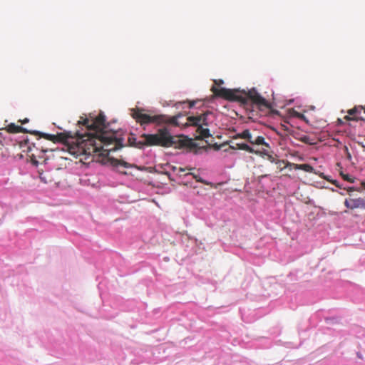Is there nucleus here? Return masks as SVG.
Segmentation results:
<instances>
[{"label": "nucleus", "mask_w": 365, "mask_h": 365, "mask_svg": "<svg viewBox=\"0 0 365 365\" xmlns=\"http://www.w3.org/2000/svg\"><path fill=\"white\" fill-rule=\"evenodd\" d=\"M77 125L85 127L86 131H64L55 135V143L66 145L73 155H84V160H88L93 154L108 156L110 152L124 146L123 138H118L116 133L107 131L106 118L102 113L92 119L81 116Z\"/></svg>", "instance_id": "f257e3e1"}, {"label": "nucleus", "mask_w": 365, "mask_h": 365, "mask_svg": "<svg viewBox=\"0 0 365 365\" xmlns=\"http://www.w3.org/2000/svg\"><path fill=\"white\" fill-rule=\"evenodd\" d=\"M140 138L141 140L138 143L140 147L186 148L190 151L197 153V145L192 139L184 135L173 136L166 128L158 130L155 134H142Z\"/></svg>", "instance_id": "f03ea898"}, {"label": "nucleus", "mask_w": 365, "mask_h": 365, "mask_svg": "<svg viewBox=\"0 0 365 365\" xmlns=\"http://www.w3.org/2000/svg\"><path fill=\"white\" fill-rule=\"evenodd\" d=\"M212 92L217 97L223 98L230 101H237L242 104H247L248 101H251L259 108H265L272 109V104L266 101L255 88L248 92L240 91L239 90H232L225 88H217L212 86Z\"/></svg>", "instance_id": "7ed1b4c3"}, {"label": "nucleus", "mask_w": 365, "mask_h": 365, "mask_svg": "<svg viewBox=\"0 0 365 365\" xmlns=\"http://www.w3.org/2000/svg\"><path fill=\"white\" fill-rule=\"evenodd\" d=\"M131 115L135 120V121L140 123L141 125L150 123H155L158 125H161L163 124L179 125L178 119L180 116V115H178L175 116L170 117L163 114L151 115L145 113L144 110L142 108L133 109Z\"/></svg>", "instance_id": "20e7f679"}, {"label": "nucleus", "mask_w": 365, "mask_h": 365, "mask_svg": "<svg viewBox=\"0 0 365 365\" xmlns=\"http://www.w3.org/2000/svg\"><path fill=\"white\" fill-rule=\"evenodd\" d=\"M210 113H205L196 116H189L187 118V125H193L197 127L196 132L199 135L197 139H205L211 136L210 130L207 128H203V125L207 126V116Z\"/></svg>", "instance_id": "39448f33"}, {"label": "nucleus", "mask_w": 365, "mask_h": 365, "mask_svg": "<svg viewBox=\"0 0 365 365\" xmlns=\"http://www.w3.org/2000/svg\"><path fill=\"white\" fill-rule=\"evenodd\" d=\"M237 138L245 139L252 145H262L266 148H270L269 143L265 142L264 137L257 136V138H253L250 130L248 129L244 130L242 133H237L233 137L234 140Z\"/></svg>", "instance_id": "423d86ee"}, {"label": "nucleus", "mask_w": 365, "mask_h": 365, "mask_svg": "<svg viewBox=\"0 0 365 365\" xmlns=\"http://www.w3.org/2000/svg\"><path fill=\"white\" fill-rule=\"evenodd\" d=\"M40 139H37V145L35 143L30 144L29 141L27 140L25 141L24 145H23V147L26 146V150H24V151L27 153L34 164L38 163L37 158L40 157L38 153L40 151L43 153L46 152V149H43L42 146H40Z\"/></svg>", "instance_id": "0eeeda50"}, {"label": "nucleus", "mask_w": 365, "mask_h": 365, "mask_svg": "<svg viewBox=\"0 0 365 365\" xmlns=\"http://www.w3.org/2000/svg\"><path fill=\"white\" fill-rule=\"evenodd\" d=\"M365 113V108L363 106H355L347 111L348 115L344 117L346 120H364L363 117L359 116L361 111Z\"/></svg>", "instance_id": "6e6552de"}, {"label": "nucleus", "mask_w": 365, "mask_h": 365, "mask_svg": "<svg viewBox=\"0 0 365 365\" xmlns=\"http://www.w3.org/2000/svg\"><path fill=\"white\" fill-rule=\"evenodd\" d=\"M344 205L351 210L356 208L365 209V200L361 197L346 199Z\"/></svg>", "instance_id": "1a4fd4ad"}, {"label": "nucleus", "mask_w": 365, "mask_h": 365, "mask_svg": "<svg viewBox=\"0 0 365 365\" xmlns=\"http://www.w3.org/2000/svg\"><path fill=\"white\" fill-rule=\"evenodd\" d=\"M285 167H290V169L302 170L307 173H313L314 168L309 164H295L287 162Z\"/></svg>", "instance_id": "9d476101"}, {"label": "nucleus", "mask_w": 365, "mask_h": 365, "mask_svg": "<svg viewBox=\"0 0 365 365\" xmlns=\"http://www.w3.org/2000/svg\"><path fill=\"white\" fill-rule=\"evenodd\" d=\"M257 152H259V153L262 152V153H258L257 155L262 156V157L266 156L267 159L269 161H270L271 163H275V164H284L285 163L284 160L277 159L273 155H270L269 153L268 150L266 149V148H262L261 150H257Z\"/></svg>", "instance_id": "9b49d317"}, {"label": "nucleus", "mask_w": 365, "mask_h": 365, "mask_svg": "<svg viewBox=\"0 0 365 365\" xmlns=\"http://www.w3.org/2000/svg\"><path fill=\"white\" fill-rule=\"evenodd\" d=\"M232 148H234V149H240V150H245L250 153H252V154H258L259 153V152H257V150H255L253 148H252L251 146H250L249 145L246 144V143H235L234 145H231L230 146ZM262 152H260L261 153Z\"/></svg>", "instance_id": "f8f14e48"}, {"label": "nucleus", "mask_w": 365, "mask_h": 365, "mask_svg": "<svg viewBox=\"0 0 365 365\" xmlns=\"http://www.w3.org/2000/svg\"><path fill=\"white\" fill-rule=\"evenodd\" d=\"M109 161L111 165L114 167L123 166L125 168L132 167V165L122 160L115 159L113 158H109Z\"/></svg>", "instance_id": "ddd939ff"}, {"label": "nucleus", "mask_w": 365, "mask_h": 365, "mask_svg": "<svg viewBox=\"0 0 365 365\" xmlns=\"http://www.w3.org/2000/svg\"><path fill=\"white\" fill-rule=\"evenodd\" d=\"M7 130L9 133H20V132H24V133L26 132V129L23 128L21 126L16 125L14 123H11V124H9L8 125Z\"/></svg>", "instance_id": "4468645a"}, {"label": "nucleus", "mask_w": 365, "mask_h": 365, "mask_svg": "<svg viewBox=\"0 0 365 365\" xmlns=\"http://www.w3.org/2000/svg\"><path fill=\"white\" fill-rule=\"evenodd\" d=\"M128 141L129 143V145H131V146H135L138 148H143V147H140L138 143L140 140H137V139L135 138V137L133 135H131L130 136H129L128 139Z\"/></svg>", "instance_id": "2eb2a0df"}, {"label": "nucleus", "mask_w": 365, "mask_h": 365, "mask_svg": "<svg viewBox=\"0 0 365 365\" xmlns=\"http://www.w3.org/2000/svg\"><path fill=\"white\" fill-rule=\"evenodd\" d=\"M34 133L35 135H39L41 137H43L46 140H51V141L55 143V135L43 133H41L38 131H35V132H34Z\"/></svg>", "instance_id": "dca6fc26"}, {"label": "nucleus", "mask_w": 365, "mask_h": 365, "mask_svg": "<svg viewBox=\"0 0 365 365\" xmlns=\"http://www.w3.org/2000/svg\"><path fill=\"white\" fill-rule=\"evenodd\" d=\"M48 175L47 173H39V178L41 180V182H43V183H48L50 182H51V178H48Z\"/></svg>", "instance_id": "f3484780"}, {"label": "nucleus", "mask_w": 365, "mask_h": 365, "mask_svg": "<svg viewBox=\"0 0 365 365\" xmlns=\"http://www.w3.org/2000/svg\"><path fill=\"white\" fill-rule=\"evenodd\" d=\"M187 175H192L193 178H195L197 182H202L205 185H208L209 183L207 182H206L205 180H204L203 179H202L199 175H195V174H192V173H188Z\"/></svg>", "instance_id": "a211bd4d"}, {"label": "nucleus", "mask_w": 365, "mask_h": 365, "mask_svg": "<svg viewBox=\"0 0 365 365\" xmlns=\"http://www.w3.org/2000/svg\"><path fill=\"white\" fill-rule=\"evenodd\" d=\"M300 140L303 143H307V144H313V143L310 142V138L308 135H304L300 138Z\"/></svg>", "instance_id": "6ab92c4d"}, {"label": "nucleus", "mask_w": 365, "mask_h": 365, "mask_svg": "<svg viewBox=\"0 0 365 365\" xmlns=\"http://www.w3.org/2000/svg\"><path fill=\"white\" fill-rule=\"evenodd\" d=\"M193 168H178L176 167L173 168L174 170H178L179 173H182V172H185V170H191Z\"/></svg>", "instance_id": "aec40b11"}, {"label": "nucleus", "mask_w": 365, "mask_h": 365, "mask_svg": "<svg viewBox=\"0 0 365 365\" xmlns=\"http://www.w3.org/2000/svg\"><path fill=\"white\" fill-rule=\"evenodd\" d=\"M286 164L287 163H285L284 164H276L277 165V168L279 169H280V170H282L284 168H285L286 167Z\"/></svg>", "instance_id": "412c9836"}, {"label": "nucleus", "mask_w": 365, "mask_h": 365, "mask_svg": "<svg viewBox=\"0 0 365 365\" xmlns=\"http://www.w3.org/2000/svg\"><path fill=\"white\" fill-rule=\"evenodd\" d=\"M344 179L347 180V181H349V182H354V180L352 179H351L349 177V175H347L344 176Z\"/></svg>", "instance_id": "4be33fe9"}, {"label": "nucleus", "mask_w": 365, "mask_h": 365, "mask_svg": "<svg viewBox=\"0 0 365 365\" xmlns=\"http://www.w3.org/2000/svg\"><path fill=\"white\" fill-rule=\"evenodd\" d=\"M354 190H358L356 188H355L354 187H349L347 188V191L349 192H351L352 191H354Z\"/></svg>", "instance_id": "5701e85b"}, {"label": "nucleus", "mask_w": 365, "mask_h": 365, "mask_svg": "<svg viewBox=\"0 0 365 365\" xmlns=\"http://www.w3.org/2000/svg\"><path fill=\"white\" fill-rule=\"evenodd\" d=\"M214 82H215V84H219V85L223 83V81L222 80H215Z\"/></svg>", "instance_id": "b1692460"}, {"label": "nucleus", "mask_w": 365, "mask_h": 365, "mask_svg": "<svg viewBox=\"0 0 365 365\" xmlns=\"http://www.w3.org/2000/svg\"><path fill=\"white\" fill-rule=\"evenodd\" d=\"M27 122H29V119L25 118L24 120L21 121V123H26Z\"/></svg>", "instance_id": "393cba45"}, {"label": "nucleus", "mask_w": 365, "mask_h": 365, "mask_svg": "<svg viewBox=\"0 0 365 365\" xmlns=\"http://www.w3.org/2000/svg\"><path fill=\"white\" fill-rule=\"evenodd\" d=\"M193 106H194V103H191L190 104V108L193 107Z\"/></svg>", "instance_id": "a878e982"}, {"label": "nucleus", "mask_w": 365, "mask_h": 365, "mask_svg": "<svg viewBox=\"0 0 365 365\" xmlns=\"http://www.w3.org/2000/svg\"><path fill=\"white\" fill-rule=\"evenodd\" d=\"M348 158H351V155L349 153H348Z\"/></svg>", "instance_id": "bb28decb"}, {"label": "nucleus", "mask_w": 365, "mask_h": 365, "mask_svg": "<svg viewBox=\"0 0 365 365\" xmlns=\"http://www.w3.org/2000/svg\"><path fill=\"white\" fill-rule=\"evenodd\" d=\"M300 117L303 118H304V115H300Z\"/></svg>", "instance_id": "cd10ccee"}]
</instances>
